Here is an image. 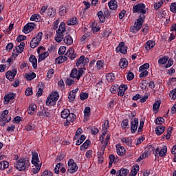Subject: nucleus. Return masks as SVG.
Segmentation results:
<instances>
[{
  "label": "nucleus",
  "mask_w": 176,
  "mask_h": 176,
  "mask_svg": "<svg viewBox=\"0 0 176 176\" xmlns=\"http://www.w3.org/2000/svg\"><path fill=\"white\" fill-rule=\"evenodd\" d=\"M36 25L35 23L31 22V23H28L26 25H24L22 32L24 34H30L31 31H32Z\"/></svg>",
  "instance_id": "9"
},
{
  "label": "nucleus",
  "mask_w": 176,
  "mask_h": 176,
  "mask_svg": "<svg viewBox=\"0 0 176 176\" xmlns=\"http://www.w3.org/2000/svg\"><path fill=\"white\" fill-rule=\"evenodd\" d=\"M163 5V1H160L154 4V9L155 10H157L158 9H160L162 8V6Z\"/></svg>",
  "instance_id": "59"
},
{
  "label": "nucleus",
  "mask_w": 176,
  "mask_h": 176,
  "mask_svg": "<svg viewBox=\"0 0 176 176\" xmlns=\"http://www.w3.org/2000/svg\"><path fill=\"white\" fill-rule=\"evenodd\" d=\"M121 141L123 144L127 145L128 146H133V140L130 138H123L121 139Z\"/></svg>",
  "instance_id": "24"
},
{
  "label": "nucleus",
  "mask_w": 176,
  "mask_h": 176,
  "mask_svg": "<svg viewBox=\"0 0 176 176\" xmlns=\"http://www.w3.org/2000/svg\"><path fill=\"white\" fill-rule=\"evenodd\" d=\"M17 75V69H13L12 70H9L6 73V78L10 80V82H13L14 78Z\"/></svg>",
  "instance_id": "8"
},
{
  "label": "nucleus",
  "mask_w": 176,
  "mask_h": 176,
  "mask_svg": "<svg viewBox=\"0 0 176 176\" xmlns=\"http://www.w3.org/2000/svg\"><path fill=\"white\" fill-rule=\"evenodd\" d=\"M38 109V107L35 105V104H32L29 106L28 109V113L29 115H34V113Z\"/></svg>",
  "instance_id": "25"
},
{
  "label": "nucleus",
  "mask_w": 176,
  "mask_h": 176,
  "mask_svg": "<svg viewBox=\"0 0 176 176\" xmlns=\"http://www.w3.org/2000/svg\"><path fill=\"white\" fill-rule=\"evenodd\" d=\"M85 140H86V135H81L80 138L76 142V145L79 146L81 144H83Z\"/></svg>",
  "instance_id": "44"
},
{
  "label": "nucleus",
  "mask_w": 176,
  "mask_h": 176,
  "mask_svg": "<svg viewBox=\"0 0 176 176\" xmlns=\"http://www.w3.org/2000/svg\"><path fill=\"white\" fill-rule=\"evenodd\" d=\"M63 41L66 45H71L72 43H74V39L69 35L65 36V38L63 37Z\"/></svg>",
  "instance_id": "30"
},
{
  "label": "nucleus",
  "mask_w": 176,
  "mask_h": 176,
  "mask_svg": "<svg viewBox=\"0 0 176 176\" xmlns=\"http://www.w3.org/2000/svg\"><path fill=\"white\" fill-rule=\"evenodd\" d=\"M127 89V85H122L120 87H118L119 91L118 92V96L119 97H123V96H124V92Z\"/></svg>",
  "instance_id": "15"
},
{
  "label": "nucleus",
  "mask_w": 176,
  "mask_h": 176,
  "mask_svg": "<svg viewBox=\"0 0 176 176\" xmlns=\"http://www.w3.org/2000/svg\"><path fill=\"white\" fill-rule=\"evenodd\" d=\"M43 89H45V85L43 83L38 85V89L36 93L37 97H41L42 96V94H43Z\"/></svg>",
  "instance_id": "34"
},
{
  "label": "nucleus",
  "mask_w": 176,
  "mask_h": 176,
  "mask_svg": "<svg viewBox=\"0 0 176 176\" xmlns=\"http://www.w3.org/2000/svg\"><path fill=\"white\" fill-rule=\"evenodd\" d=\"M25 78L27 80H32V79H35V78H36V74L34 72H32L30 74H26L25 75Z\"/></svg>",
  "instance_id": "40"
},
{
  "label": "nucleus",
  "mask_w": 176,
  "mask_h": 176,
  "mask_svg": "<svg viewBox=\"0 0 176 176\" xmlns=\"http://www.w3.org/2000/svg\"><path fill=\"white\" fill-rule=\"evenodd\" d=\"M130 173V170L127 168H122L119 170L117 171L116 176H127Z\"/></svg>",
  "instance_id": "19"
},
{
  "label": "nucleus",
  "mask_w": 176,
  "mask_h": 176,
  "mask_svg": "<svg viewBox=\"0 0 176 176\" xmlns=\"http://www.w3.org/2000/svg\"><path fill=\"white\" fill-rule=\"evenodd\" d=\"M67 47H65V46H61L60 47L58 53L60 56H63V54L65 53Z\"/></svg>",
  "instance_id": "60"
},
{
  "label": "nucleus",
  "mask_w": 176,
  "mask_h": 176,
  "mask_svg": "<svg viewBox=\"0 0 176 176\" xmlns=\"http://www.w3.org/2000/svg\"><path fill=\"white\" fill-rule=\"evenodd\" d=\"M138 171H140V166L136 164L132 167L129 176H136L138 174Z\"/></svg>",
  "instance_id": "23"
},
{
  "label": "nucleus",
  "mask_w": 176,
  "mask_h": 176,
  "mask_svg": "<svg viewBox=\"0 0 176 176\" xmlns=\"http://www.w3.org/2000/svg\"><path fill=\"white\" fill-rule=\"evenodd\" d=\"M65 157V154H64L63 153H58L57 157H56V162H61V160H64Z\"/></svg>",
  "instance_id": "53"
},
{
  "label": "nucleus",
  "mask_w": 176,
  "mask_h": 176,
  "mask_svg": "<svg viewBox=\"0 0 176 176\" xmlns=\"http://www.w3.org/2000/svg\"><path fill=\"white\" fill-rule=\"evenodd\" d=\"M70 78H73V79H77L78 80V69L76 68H74L72 69L70 75H69Z\"/></svg>",
  "instance_id": "35"
},
{
  "label": "nucleus",
  "mask_w": 176,
  "mask_h": 176,
  "mask_svg": "<svg viewBox=\"0 0 176 176\" xmlns=\"http://www.w3.org/2000/svg\"><path fill=\"white\" fill-rule=\"evenodd\" d=\"M139 120L138 118H135L131 121V134H135L138 129Z\"/></svg>",
  "instance_id": "7"
},
{
  "label": "nucleus",
  "mask_w": 176,
  "mask_h": 176,
  "mask_svg": "<svg viewBox=\"0 0 176 176\" xmlns=\"http://www.w3.org/2000/svg\"><path fill=\"white\" fill-rule=\"evenodd\" d=\"M32 164H36L38 165L39 164V156L38 155V152L36 151H32Z\"/></svg>",
  "instance_id": "12"
},
{
  "label": "nucleus",
  "mask_w": 176,
  "mask_h": 176,
  "mask_svg": "<svg viewBox=\"0 0 176 176\" xmlns=\"http://www.w3.org/2000/svg\"><path fill=\"white\" fill-rule=\"evenodd\" d=\"M14 167L19 171H24V170L30 167V159L28 157L20 158L16 162Z\"/></svg>",
  "instance_id": "2"
},
{
  "label": "nucleus",
  "mask_w": 176,
  "mask_h": 176,
  "mask_svg": "<svg viewBox=\"0 0 176 176\" xmlns=\"http://www.w3.org/2000/svg\"><path fill=\"white\" fill-rule=\"evenodd\" d=\"M25 47V43L21 42L19 46H17L18 53H23L24 47Z\"/></svg>",
  "instance_id": "49"
},
{
  "label": "nucleus",
  "mask_w": 176,
  "mask_h": 176,
  "mask_svg": "<svg viewBox=\"0 0 176 176\" xmlns=\"http://www.w3.org/2000/svg\"><path fill=\"white\" fill-rule=\"evenodd\" d=\"M47 16L51 18L54 17V16H56V9L54 8H49L47 11Z\"/></svg>",
  "instance_id": "36"
},
{
  "label": "nucleus",
  "mask_w": 176,
  "mask_h": 176,
  "mask_svg": "<svg viewBox=\"0 0 176 176\" xmlns=\"http://www.w3.org/2000/svg\"><path fill=\"white\" fill-rule=\"evenodd\" d=\"M83 133V129L82 128H78L77 131H76L75 137L74 138V140H76L80 134Z\"/></svg>",
  "instance_id": "61"
},
{
  "label": "nucleus",
  "mask_w": 176,
  "mask_h": 176,
  "mask_svg": "<svg viewBox=\"0 0 176 176\" xmlns=\"http://www.w3.org/2000/svg\"><path fill=\"white\" fill-rule=\"evenodd\" d=\"M90 144H91V142L90 140H87L80 146V151H85V149H87L89 146H90Z\"/></svg>",
  "instance_id": "27"
},
{
  "label": "nucleus",
  "mask_w": 176,
  "mask_h": 176,
  "mask_svg": "<svg viewBox=\"0 0 176 176\" xmlns=\"http://www.w3.org/2000/svg\"><path fill=\"white\" fill-rule=\"evenodd\" d=\"M37 116H40V118H50L52 114L49 111V109L43 107L42 111L37 112Z\"/></svg>",
  "instance_id": "11"
},
{
  "label": "nucleus",
  "mask_w": 176,
  "mask_h": 176,
  "mask_svg": "<svg viewBox=\"0 0 176 176\" xmlns=\"http://www.w3.org/2000/svg\"><path fill=\"white\" fill-rule=\"evenodd\" d=\"M27 131H32V130H35V125L32 123L28 124L25 127Z\"/></svg>",
  "instance_id": "56"
},
{
  "label": "nucleus",
  "mask_w": 176,
  "mask_h": 176,
  "mask_svg": "<svg viewBox=\"0 0 176 176\" xmlns=\"http://www.w3.org/2000/svg\"><path fill=\"white\" fill-rule=\"evenodd\" d=\"M149 69V63H144L139 67V71H147Z\"/></svg>",
  "instance_id": "55"
},
{
  "label": "nucleus",
  "mask_w": 176,
  "mask_h": 176,
  "mask_svg": "<svg viewBox=\"0 0 176 176\" xmlns=\"http://www.w3.org/2000/svg\"><path fill=\"white\" fill-rule=\"evenodd\" d=\"M165 120L163 118V117H157L155 119V124H163L164 123Z\"/></svg>",
  "instance_id": "54"
},
{
  "label": "nucleus",
  "mask_w": 176,
  "mask_h": 176,
  "mask_svg": "<svg viewBox=\"0 0 176 176\" xmlns=\"http://www.w3.org/2000/svg\"><path fill=\"white\" fill-rule=\"evenodd\" d=\"M49 56V52L46 51L43 54H41L39 55V58L38 59V63H41V61H43L45 58H46Z\"/></svg>",
  "instance_id": "37"
},
{
  "label": "nucleus",
  "mask_w": 176,
  "mask_h": 176,
  "mask_svg": "<svg viewBox=\"0 0 176 176\" xmlns=\"http://www.w3.org/2000/svg\"><path fill=\"white\" fill-rule=\"evenodd\" d=\"M121 126L122 128V130H126V129H129V119H125L122 121Z\"/></svg>",
  "instance_id": "38"
},
{
  "label": "nucleus",
  "mask_w": 176,
  "mask_h": 176,
  "mask_svg": "<svg viewBox=\"0 0 176 176\" xmlns=\"http://www.w3.org/2000/svg\"><path fill=\"white\" fill-rule=\"evenodd\" d=\"M8 115H9V110L6 109L3 111L2 114L0 116V120H1V122H7L9 120V119H8Z\"/></svg>",
  "instance_id": "22"
},
{
  "label": "nucleus",
  "mask_w": 176,
  "mask_h": 176,
  "mask_svg": "<svg viewBox=\"0 0 176 176\" xmlns=\"http://www.w3.org/2000/svg\"><path fill=\"white\" fill-rule=\"evenodd\" d=\"M68 60V57L65 56H60L56 58V63L58 64H63V63H65Z\"/></svg>",
  "instance_id": "28"
},
{
  "label": "nucleus",
  "mask_w": 176,
  "mask_h": 176,
  "mask_svg": "<svg viewBox=\"0 0 176 176\" xmlns=\"http://www.w3.org/2000/svg\"><path fill=\"white\" fill-rule=\"evenodd\" d=\"M74 83H75V80L72 78H67L65 81V84L67 85V86H72Z\"/></svg>",
  "instance_id": "62"
},
{
  "label": "nucleus",
  "mask_w": 176,
  "mask_h": 176,
  "mask_svg": "<svg viewBox=\"0 0 176 176\" xmlns=\"http://www.w3.org/2000/svg\"><path fill=\"white\" fill-rule=\"evenodd\" d=\"M78 23L76 18H72L67 21V25H75Z\"/></svg>",
  "instance_id": "50"
},
{
  "label": "nucleus",
  "mask_w": 176,
  "mask_h": 176,
  "mask_svg": "<svg viewBox=\"0 0 176 176\" xmlns=\"http://www.w3.org/2000/svg\"><path fill=\"white\" fill-rule=\"evenodd\" d=\"M68 169L67 171L70 173V174H74V173H76L78 171V169L79 167L78 166V164H76L74 159H69L67 162Z\"/></svg>",
  "instance_id": "5"
},
{
  "label": "nucleus",
  "mask_w": 176,
  "mask_h": 176,
  "mask_svg": "<svg viewBox=\"0 0 176 176\" xmlns=\"http://www.w3.org/2000/svg\"><path fill=\"white\" fill-rule=\"evenodd\" d=\"M145 23V16L144 14H140L137 21L135 23V26L133 27V30L138 32L141 28H142V24Z\"/></svg>",
  "instance_id": "6"
},
{
  "label": "nucleus",
  "mask_w": 176,
  "mask_h": 176,
  "mask_svg": "<svg viewBox=\"0 0 176 176\" xmlns=\"http://www.w3.org/2000/svg\"><path fill=\"white\" fill-rule=\"evenodd\" d=\"M108 6L111 10H116L118 9V1L116 0H111L108 3Z\"/></svg>",
  "instance_id": "18"
},
{
  "label": "nucleus",
  "mask_w": 176,
  "mask_h": 176,
  "mask_svg": "<svg viewBox=\"0 0 176 176\" xmlns=\"http://www.w3.org/2000/svg\"><path fill=\"white\" fill-rule=\"evenodd\" d=\"M109 168H111L112 167V164H113V162H115V155L111 154L109 157Z\"/></svg>",
  "instance_id": "47"
},
{
  "label": "nucleus",
  "mask_w": 176,
  "mask_h": 176,
  "mask_svg": "<svg viewBox=\"0 0 176 176\" xmlns=\"http://www.w3.org/2000/svg\"><path fill=\"white\" fill-rule=\"evenodd\" d=\"M66 14H67V7L65 6L60 7V11H59L60 16H65Z\"/></svg>",
  "instance_id": "52"
},
{
  "label": "nucleus",
  "mask_w": 176,
  "mask_h": 176,
  "mask_svg": "<svg viewBox=\"0 0 176 176\" xmlns=\"http://www.w3.org/2000/svg\"><path fill=\"white\" fill-rule=\"evenodd\" d=\"M85 59V55H82L80 56L78 59H77L76 65V67H79L82 65L83 67V60Z\"/></svg>",
  "instance_id": "42"
},
{
  "label": "nucleus",
  "mask_w": 176,
  "mask_h": 176,
  "mask_svg": "<svg viewBox=\"0 0 176 176\" xmlns=\"http://www.w3.org/2000/svg\"><path fill=\"white\" fill-rule=\"evenodd\" d=\"M78 91H79V88L73 89L69 93L68 99L69 102H72V101L75 100V98H76V93H78Z\"/></svg>",
  "instance_id": "13"
},
{
  "label": "nucleus",
  "mask_w": 176,
  "mask_h": 176,
  "mask_svg": "<svg viewBox=\"0 0 176 176\" xmlns=\"http://www.w3.org/2000/svg\"><path fill=\"white\" fill-rule=\"evenodd\" d=\"M162 104V102L160 100H157L155 102V103L153 105V111H157L160 108V104Z\"/></svg>",
  "instance_id": "48"
},
{
  "label": "nucleus",
  "mask_w": 176,
  "mask_h": 176,
  "mask_svg": "<svg viewBox=\"0 0 176 176\" xmlns=\"http://www.w3.org/2000/svg\"><path fill=\"white\" fill-rule=\"evenodd\" d=\"M167 61H168V59L166 57L161 58L158 60V63L160 64H162V65L164 64H166V63H167Z\"/></svg>",
  "instance_id": "64"
},
{
  "label": "nucleus",
  "mask_w": 176,
  "mask_h": 176,
  "mask_svg": "<svg viewBox=\"0 0 176 176\" xmlns=\"http://www.w3.org/2000/svg\"><path fill=\"white\" fill-rule=\"evenodd\" d=\"M91 109L90 107H86L84 109V115L86 118H90Z\"/></svg>",
  "instance_id": "43"
},
{
  "label": "nucleus",
  "mask_w": 176,
  "mask_h": 176,
  "mask_svg": "<svg viewBox=\"0 0 176 176\" xmlns=\"http://www.w3.org/2000/svg\"><path fill=\"white\" fill-rule=\"evenodd\" d=\"M89 98V93L81 92L80 94V100L81 101H85V100H87Z\"/></svg>",
  "instance_id": "45"
},
{
  "label": "nucleus",
  "mask_w": 176,
  "mask_h": 176,
  "mask_svg": "<svg viewBox=\"0 0 176 176\" xmlns=\"http://www.w3.org/2000/svg\"><path fill=\"white\" fill-rule=\"evenodd\" d=\"M133 13H142L140 14H145L146 13V6L144 3H138L133 6Z\"/></svg>",
  "instance_id": "4"
},
{
  "label": "nucleus",
  "mask_w": 176,
  "mask_h": 176,
  "mask_svg": "<svg viewBox=\"0 0 176 176\" xmlns=\"http://www.w3.org/2000/svg\"><path fill=\"white\" fill-rule=\"evenodd\" d=\"M62 119H66V122H65L64 126L65 127L69 126L71 123H74L76 120V115L74 113H71L69 109H64L61 111Z\"/></svg>",
  "instance_id": "1"
},
{
  "label": "nucleus",
  "mask_w": 176,
  "mask_h": 176,
  "mask_svg": "<svg viewBox=\"0 0 176 176\" xmlns=\"http://www.w3.org/2000/svg\"><path fill=\"white\" fill-rule=\"evenodd\" d=\"M30 21H41V15H39L38 14H32L30 17Z\"/></svg>",
  "instance_id": "39"
},
{
  "label": "nucleus",
  "mask_w": 176,
  "mask_h": 176,
  "mask_svg": "<svg viewBox=\"0 0 176 176\" xmlns=\"http://www.w3.org/2000/svg\"><path fill=\"white\" fill-rule=\"evenodd\" d=\"M35 167L32 168V173L33 174H38L41 170V166L39 164H33Z\"/></svg>",
  "instance_id": "51"
},
{
  "label": "nucleus",
  "mask_w": 176,
  "mask_h": 176,
  "mask_svg": "<svg viewBox=\"0 0 176 176\" xmlns=\"http://www.w3.org/2000/svg\"><path fill=\"white\" fill-rule=\"evenodd\" d=\"M155 45H156V42L155 41H148L145 44V49L148 52L151 49H153L155 47Z\"/></svg>",
  "instance_id": "20"
},
{
  "label": "nucleus",
  "mask_w": 176,
  "mask_h": 176,
  "mask_svg": "<svg viewBox=\"0 0 176 176\" xmlns=\"http://www.w3.org/2000/svg\"><path fill=\"white\" fill-rule=\"evenodd\" d=\"M96 67L98 69H101L104 67V62L101 60H99L96 63Z\"/></svg>",
  "instance_id": "63"
},
{
  "label": "nucleus",
  "mask_w": 176,
  "mask_h": 176,
  "mask_svg": "<svg viewBox=\"0 0 176 176\" xmlns=\"http://www.w3.org/2000/svg\"><path fill=\"white\" fill-rule=\"evenodd\" d=\"M116 53H122V54H127V47L124 46V42H120L116 48Z\"/></svg>",
  "instance_id": "10"
},
{
  "label": "nucleus",
  "mask_w": 176,
  "mask_h": 176,
  "mask_svg": "<svg viewBox=\"0 0 176 176\" xmlns=\"http://www.w3.org/2000/svg\"><path fill=\"white\" fill-rule=\"evenodd\" d=\"M96 16H98L100 23H105V15L102 11L98 12Z\"/></svg>",
  "instance_id": "32"
},
{
  "label": "nucleus",
  "mask_w": 176,
  "mask_h": 176,
  "mask_svg": "<svg viewBox=\"0 0 176 176\" xmlns=\"http://www.w3.org/2000/svg\"><path fill=\"white\" fill-rule=\"evenodd\" d=\"M57 104V101L54 100L51 96H48L46 100V105L47 107H54Z\"/></svg>",
  "instance_id": "21"
},
{
  "label": "nucleus",
  "mask_w": 176,
  "mask_h": 176,
  "mask_svg": "<svg viewBox=\"0 0 176 176\" xmlns=\"http://www.w3.org/2000/svg\"><path fill=\"white\" fill-rule=\"evenodd\" d=\"M18 52H19V49L17 48V47H16L15 50H13L12 54L13 58H17L18 56L20 54V53H21Z\"/></svg>",
  "instance_id": "58"
},
{
  "label": "nucleus",
  "mask_w": 176,
  "mask_h": 176,
  "mask_svg": "<svg viewBox=\"0 0 176 176\" xmlns=\"http://www.w3.org/2000/svg\"><path fill=\"white\" fill-rule=\"evenodd\" d=\"M52 98H53L54 100L58 101V98H60V94H58V92L57 91H54L52 93L51 95H50Z\"/></svg>",
  "instance_id": "46"
},
{
  "label": "nucleus",
  "mask_w": 176,
  "mask_h": 176,
  "mask_svg": "<svg viewBox=\"0 0 176 176\" xmlns=\"http://www.w3.org/2000/svg\"><path fill=\"white\" fill-rule=\"evenodd\" d=\"M124 152H126V150L123 146H121L120 148L117 149V154L119 156H123V155H124Z\"/></svg>",
  "instance_id": "57"
},
{
  "label": "nucleus",
  "mask_w": 176,
  "mask_h": 176,
  "mask_svg": "<svg viewBox=\"0 0 176 176\" xmlns=\"http://www.w3.org/2000/svg\"><path fill=\"white\" fill-rule=\"evenodd\" d=\"M29 61L32 63L34 69H36V68H38V59H36V57H35L34 55H31L30 56Z\"/></svg>",
  "instance_id": "16"
},
{
  "label": "nucleus",
  "mask_w": 176,
  "mask_h": 176,
  "mask_svg": "<svg viewBox=\"0 0 176 176\" xmlns=\"http://www.w3.org/2000/svg\"><path fill=\"white\" fill-rule=\"evenodd\" d=\"M164 130H166V126H160L155 129V133H156L157 135H162V134H163V133H164Z\"/></svg>",
  "instance_id": "29"
},
{
  "label": "nucleus",
  "mask_w": 176,
  "mask_h": 176,
  "mask_svg": "<svg viewBox=\"0 0 176 176\" xmlns=\"http://www.w3.org/2000/svg\"><path fill=\"white\" fill-rule=\"evenodd\" d=\"M66 31L65 23L60 22L58 29L56 31V37L55 38L56 42L60 43L64 39V34Z\"/></svg>",
  "instance_id": "3"
},
{
  "label": "nucleus",
  "mask_w": 176,
  "mask_h": 176,
  "mask_svg": "<svg viewBox=\"0 0 176 176\" xmlns=\"http://www.w3.org/2000/svg\"><path fill=\"white\" fill-rule=\"evenodd\" d=\"M41 43V40H38V37H34L30 41V47L35 49Z\"/></svg>",
  "instance_id": "17"
},
{
  "label": "nucleus",
  "mask_w": 176,
  "mask_h": 176,
  "mask_svg": "<svg viewBox=\"0 0 176 176\" xmlns=\"http://www.w3.org/2000/svg\"><path fill=\"white\" fill-rule=\"evenodd\" d=\"M118 90H119V85L116 84L110 88V91L112 94H116L118 92Z\"/></svg>",
  "instance_id": "41"
},
{
  "label": "nucleus",
  "mask_w": 176,
  "mask_h": 176,
  "mask_svg": "<svg viewBox=\"0 0 176 176\" xmlns=\"http://www.w3.org/2000/svg\"><path fill=\"white\" fill-rule=\"evenodd\" d=\"M167 155V146H164L159 151L160 157H164Z\"/></svg>",
  "instance_id": "33"
},
{
  "label": "nucleus",
  "mask_w": 176,
  "mask_h": 176,
  "mask_svg": "<svg viewBox=\"0 0 176 176\" xmlns=\"http://www.w3.org/2000/svg\"><path fill=\"white\" fill-rule=\"evenodd\" d=\"M106 79L107 81L112 82L115 79H116V77L113 73H107L106 74Z\"/></svg>",
  "instance_id": "31"
},
{
  "label": "nucleus",
  "mask_w": 176,
  "mask_h": 176,
  "mask_svg": "<svg viewBox=\"0 0 176 176\" xmlns=\"http://www.w3.org/2000/svg\"><path fill=\"white\" fill-rule=\"evenodd\" d=\"M127 65H129V60H127L125 58H122L119 63V66L120 68H127Z\"/></svg>",
  "instance_id": "26"
},
{
  "label": "nucleus",
  "mask_w": 176,
  "mask_h": 176,
  "mask_svg": "<svg viewBox=\"0 0 176 176\" xmlns=\"http://www.w3.org/2000/svg\"><path fill=\"white\" fill-rule=\"evenodd\" d=\"M16 98V94L13 92H10L8 94L4 96V101L6 104H9L10 101L14 100Z\"/></svg>",
  "instance_id": "14"
}]
</instances>
